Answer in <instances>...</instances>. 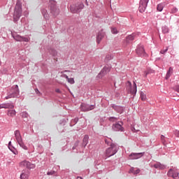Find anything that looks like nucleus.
I'll return each mask as SVG.
<instances>
[{"mask_svg": "<svg viewBox=\"0 0 179 179\" xmlns=\"http://www.w3.org/2000/svg\"><path fill=\"white\" fill-rule=\"evenodd\" d=\"M22 16V2L20 1H17L15 11H14V22H17Z\"/></svg>", "mask_w": 179, "mask_h": 179, "instance_id": "f257e3e1", "label": "nucleus"}, {"mask_svg": "<svg viewBox=\"0 0 179 179\" xmlns=\"http://www.w3.org/2000/svg\"><path fill=\"white\" fill-rule=\"evenodd\" d=\"M118 152V145L115 143H111L110 145V148L106 150V157H111V156H114L115 153Z\"/></svg>", "mask_w": 179, "mask_h": 179, "instance_id": "f03ea898", "label": "nucleus"}, {"mask_svg": "<svg viewBox=\"0 0 179 179\" xmlns=\"http://www.w3.org/2000/svg\"><path fill=\"white\" fill-rule=\"evenodd\" d=\"M14 134H15L16 141L18 143V145L20 146V148H22L24 150H27V146H26V145L23 142V138H22V135L20 134V131L19 130H16L14 132Z\"/></svg>", "mask_w": 179, "mask_h": 179, "instance_id": "7ed1b4c3", "label": "nucleus"}, {"mask_svg": "<svg viewBox=\"0 0 179 179\" xmlns=\"http://www.w3.org/2000/svg\"><path fill=\"white\" fill-rule=\"evenodd\" d=\"M84 8L85 5L83 3H77L71 6L70 10L71 13H79Z\"/></svg>", "mask_w": 179, "mask_h": 179, "instance_id": "20e7f679", "label": "nucleus"}, {"mask_svg": "<svg viewBox=\"0 0 179 179\" xmlns=\"http://www.w3.org/2000/svg\"><path fill=\"white\" fill-rule=\"evenodd\" d=\"M17 96H19V86L15 85L10 90V92L8 93V95L6 96V99L8 100V99L17 97Z\"/></svg>", "mask_w": 179, "mask_h": 179, "instance_id": "39448f33", "label": "nucleus"}, {"mask_svg": "<svg viewBox=\"0 0 179 179\" xmlns=\"http://www.w3.org/2000/svg\"><path fill=\"white\" fill-rule=\"evenodd\" d=\"M126 89L130 94H136V83L134 82L132 85L130 81H128Z\"/></svg>", "mask_w": 179, "mask_h": 179, "instance_id": "423d86ee", "label": "nucleus"}, {"mask_svg": "<svg viewBox=\"0 0 179 179\" xmlns=\"http://www.w3.org/2000/svg\"><path fill=\"white\" fill-rule=\"evenodd\" d=\"M20 167L22 169H28V170H31L33 169H36V164H31L30 162L24 160L19 164Z\"/></svg>", "mask_w": 179, "mask_h": 179, "instance_id": "0eeeda50", "label": "nucleus"}, {"mask_svg": "<svg viewBox=\"0 0 179 179\" xmlns=\"http://www.w3.org/2000/svg\"><path fill=\"white\" fill-rule=\"evenodd\" d=\"M148 2H149V0H141L140 6L138 8V10L139 12H141V13H143V12L146 10V7L148 6Z\"/></svg>", "mask_w": 179, "mask_h": 179, "instance_id": "6e6552de", "label": "nucleus"}, {"mask_svg": "<svg viewBox=\"0 0 179 179\" xmlns=\"http://www.w3.org/2000/svg\"><path fill=\"white\" fill-rule=\"evenodd\" d=\"M12 36L13 37L15 41H25V43H29V38H24L17 33L12 34Z\"/></svg>", "mask_w": 179, "mask_h": 179, "instance_id": "1a4fd4ad", "label": "nucleus"}, {"mask_svg": "<svg viewBox=\"0 0 179 179\" xmlns=\"http://www.w3.org/2000/svg\"><path fill=\"white\" fill-rule=\"evenodd\" d=\"M110 68L108 66H106L103 68V69L101 71V72L98 74L97 78L99 79H101L103 76H106L108 72H110Z\"/></svg>", "mask_w": 179, "mask_h": 179, "instance_id": "9d476101", "label": "nucleus"}, {"mask_svg": "<svg viewBox=\"0 0 179 179\" xmlns=\"http://www.w3.org/2000/svg\"><path fill=\"white\" fill-rule=\"evenodd\" d=\"M122 125H124L122 122H119L113 125V129L114 131H121V132H122L124 131V127H122Z\"/></svg>", "mask_w": 179, "mask_h": 179, "instance_id": "9b49d317", "label": "nucleus"}, {"mask_svg": "<svg viewBox=\"0 0 179 179\" xmlns=\"http://www.w3.org/2000/svg\"><path fill=\"white\" fill-rule=\"evenodd\" d=\"M136 54L139 55V57H146V52H145V49L143 46L138 45L136 49Z\"/></svg>", "mask_w": 179, "mask_h": 179, "instance_id": "f8f14e48", "label": "nucleus"}, {"mask_svg": "<svg viewBox=\"0 0 179 179\" xmlns=\"http://www.w3.org/2000/svg\"><path fill=\"white\" fill-rule=\"evenodd\" d=\"M94 105H88L86 103H82L81 104V110L82 111H90V110H94Z\"/></svg>", "mask_w": 179, "mask_h": 179, "instance_id": "ddd939ff", "label": "nucleus"}, {"mask_svg": "<svg viewBox=\"0 0 179 179\" xmlns=\"http://www.w3.org/2000/svg\"><path fill=\"white\" fill-rule=\"evenodd\" d=\"M143 156V152H140V153H131L129 155V159L131 160H135L136 159H141Z\"/></svg>", "mask_w": 179, "mask_h": 179, "instance_id": "4468645a", "label": "nucleus"}, {"mask_svg": "<svg viewBox=\"0 0 179 179\" xmlns=\"http://www.w3.org/2000/svg\"><path fill=\"white\" fill-rule=\"evenodd\" d=\"M50 12L53 16H58L59 15V9L57 8V6H50Z\"/></svg>", "mask_w": 179, "mask_h": 179, "instance_id": "2eb2a0df", "label": "nucleus"}, {"mask_svg": "<svg viewBox=\"0 0 179 179\" xmlns=\"http://www.w3.org/2000/svg\"><path fill=\"white\" fill-rule=\"evenodd\" d=\"M30 177V172L27 170H24L22 171L20 178V179H29Z\"/></svg>", "mask_w": 179, "mask_h": 179, "instance_id": "dca6fc26", "label": "nucleus"}, {"mask_svg": "<svg viewBox=\"0 0 179 179\" xmlns=\"http://www.w3.org/2000/svg\"><path fill=\"white\" fill-rule=\"evenodd\" d=\"M169 177H173V178H177L178 177V172L173 169H170L168 172Z\"/></svg>", "mask_w": 179, "mask_h": 179, "instance_id": "f3484780", "label": "nucleus"}, {"mask_svg": "<svg viewBox=\"0 0 179 179\" xmlns=\"http://www.w3.org/2000/svg\"><path fill=\"white\" fill-rule=\"evenodd\" d=\"M104 36H105L104 32H103V31L99 32L97 37H96V43L98 44H100V42L101 41V40H103Z\"/></svg>", "mask_w": 179, "mask_h": 179, "instance_id": "a211bd4d", "label": "nucleus"}, {"mask_svg": "<svg viewBox=\"0 0 179 179\" xmlns=\"http://www.w3.org/2000/svg\"><path fill=\"white\" fill-rule=\"evenodd\" d=\"M15 106L12 105L11 103H1L0 104V109L1 108H14Z\"/></svg>", "mask_w": 179, "mask_h": 179, "instance_id": "6ab92c4d", "label": "nucleus"}, {"mask_svg": "<svg viewBox=\"0 0 179 179\" xmlns=\"http://www.w3.org/2000/svg\"><path fill=\"white\" fill-rule=\"evenodd\" d=\"M136 36H139V34H132L131 35H129L127 37V41L129 43V41H133V40H135V37Z\"/></svg>", "mask_w": 179, "mask_h": 179, "instance_id": "aec40b11", "label": "nucleus"}, {"mask_svg": "<svg viewBox=\"0 0 179 179\" xmlns=\"http://www.w3.org/2000/svg\"><path fill=\"white\" fill-rule=\"evenodd\" d=\"M129 173H131L132 174H134V175L139 174V173H141V169L131 168Z\"/></svg>", "mask_w": 179, "mask_h": 179, "instance_id": "412c9836", "label": "nucleus"}, {"mask_svg": "<svg viewBox=\"0 0 179 179\" xmlns=\"http://www.w3.org/2000/svg\"><path fill=\"white\" fill-rule=\"evenodd\" d=\"M155 169H159V170H164V169H166V166L160 163H157L154 164Z\"/></svg>", "mask_w": 179, "mask_h": 179, "instance_id": "4be33fe9", "label": "nucleus"}, {"mask_svg": "<svg viewBox=\"0 0 179 179\" xmlns=\"http://www.w3.org/2000/svg\"><path fill=\"white\" fill-rule=\"evenodd\" d=\"M7 115H8V117H15V115H16V110H8L7 113Z\"/></svg>", "mask_w": 179, "mask_h": 179, "instance_id": "5701e85b", "label": "nucleus"}, {"mask_svg": "<svg viewBox=\"0 0 179 179\" xmlns=\"http://www.w3.org/2000/svg\"><path fill=\"white\" fill-rule=\"evenodd\" d=\"M42 14L43 15L44 19H45V20H48V19H50V15H48V13H47V10H43Z\"/></svg>", "mask_w": 179, "mask_h": 179, "instance_id": "b1692460", "label": "nucleus"}, {"mask_svg": "<svg viewBox=\"0 0 179 179\" xmlns=\"http://www.w3.org/2000/svg\"><path fill=\"white\" fill-rule=\"evenodd\" d=\"M87 143H89V136L85 135L83 141V145H84V146L86 147Z\"/></svg>", "mask_w": 179, "mask_h": 179, "instance_id": "393cba45", "label": "nucleus"}, {"mask_svg": "<svg viewBox=\"0 0 179 179\" xmlns=\"http://www.w3.org/2000/svg\"><path fill=\"white\" fill-rule=\"evenodd\" d=\"M171 75H173V68L169 67V71H167L166 75V79H169L170 76H171Z\"/></svg>", "mask_w": 179, "mask_h": 179, "instance_id": "a878e982", "label": "nucleus"}, {"mask_svg": "<svg viewBox=\"0 0 179 179\" xmlns=\"http://www.w3.org/2000/svg\"><path fill=\"white\" fill-rule=\"evenodd\" d=\"M164 8V4L159 3L157 6V10H158V12H162V10H163Z\"/></svg>", "mask_w": 179, "mask_h": 179, "instance_id": "bb28decb", "label": "nucleus"}, {"mask_svg": "<svg viewBox=\"0 0 179 179\" xmlns=\"http://www.w3.org/2000/svg\"><path fill=\"white\" fill-rule=\"evenodd\" d=\"M140 97L142 100V101H145L146 100V94L144 93L143 92H141L140 94Z\"/></svg>", "mask_w": 179, "mask_h": 179, "instance_id": "cd10ccee", "label": "nucleus"}, {"mask_svg": "<svg viewBox=\"0 0 179 179\" xmlns=\"http://www.w3.org/2000/svg\"><path fill=\"white\" fill-rule=\"evenodd\" d=\"M115 110H116V111H117V113H120L121 114V113H122L123 108L121 106H115Z\"/></svg>", "mask_w": 179, "mask_h": 179, "instance_id": "c85d7f7f", "label": "nucleus"}, {"mask_svg": "<svg viewBox=\"0 0 179 179\" xmlns=\"http://www.w3.org/2000/svg\"><path fill=\"white\" fill-rule=\"evenodd\" d=\"M67 82L70 83V85H73V83H75V80L73 78H69Z\"/></svg>", "mask_w": 179, "mask_h": 179, "instance_id": "c756f323", "label": "nucleus"}, {"mask_svg": "<svg viewBox=\"0 0 179 179\" xmlns=\"http://www.w3.org/2000/svg\"><path fill=\"white\" fill-rule=\"evenodd\" d=\"M110 59H113V56L111 55H107L105 57V61H110Z\"/></svg>", "mask_w": 179, "mask_h": 179, "instance_id": "7c9ffc66", "label": "nucleus"}, {"mask_svg": "<svg viewBox=\"0 0 179 179\" xmlns=\"http://www.w3.org/2000/svg\"><path fill=\"white\" fill-rule=\"evenodd\" d=\"M55 171H49L47 172V176H54L55 174Z\"/></svg>", "mask_w": 179, "mask_h": 179, "instance_id": "2f4dec72", "label": "nucleus"}, {"mask_svg": "<svg viewBox=\"0 0 179 179\" xmlns=\"http://www.w3.org/2000/svg\"><path fill=\"white\" fill-rule=\"evenodd\" d=\"M111 31L113 34H117V33H118V31L116 29V28H112Z\"/></svg>", "mask_w": 179, "mask_h": 179, "instance_id": "473e14b6", "label": "nucleus"}, {"mask_svg": "<svg viewBox=\"0 0 179 179\" xmlns=\"http://www.w3.org/2000/svg\"><path fill=\"white\" fill-rule=\"evenodd\" d=\"M161 140H162V143H164V145H166V140L164 139V135L161 136Z\"/></svg>", "mask_w": 179, "mask_h": 179, "instance_id": "72a5a7b5", "label": "nucleus"}, {"mask_svg": "<svg viewBox=\"0 0 179 179\" xmlns=\"http://www.w3.org/2000/svg\"><path fill=\"white\" fill-rule=\"evenodd\" d=\"M166 51H169V47H167L164 50H161L160 54H166Z\"/></svg>", "mask_w": 179, "mask_h": 179, "instance_id": "f704fd0d", "label": "nucleus"}, {"mask_svg": "<svg viewBox=\"0 0 179 179\" xmlns=\"http://www.w3.org/2000/svg\"><path fill=\"white\" fill-rule=\"evenodd\" d=\"M109 120H110L112 122H115V121H117V117H110Z\"/></svg>", "mask_w": 179, "mask_h": 179, "instance_id": "c9c22d12", "label": "nucleus"}, {"mask_svg": "<svg viewBox=\"0 0 179 179\" xmlns=\"http://www.w3.org/2000/svg\"><path fill=\"white\" fill-rule=\"evenodd\" d=\"M35 92H36V94H38V96H41V92H40V91H38V89H36Z\"/></svg>", "mask_w": 179, "mask_h": 179, "instance_id": "e433bc0d", "label": "nucleus"}, {"mask_svg": "<svg viewBox=\"0 0 179 179\" xmlns=\"http://www.w3.org/2000/svg\"><path fill=\"white\" fill-rule=\"evenodd\" d=\"M177 8H172V10H171V13H177Z\"/></svg>", "mask_w": 179, "mask_h": 179, "instance_id": "4c0bfd02", "label": "nucleus"}, {"mask_svg": "<svg viewBox=\"0 0 179 179\" xmlns=\"http://www.w3.org/2000/svg\"><path fill=\"white\" fill-rule=\"evenodd\" d=\"M62 76H63V78H65L67 80H68V79H69V77H68V76L66 74H62Z\"/></svg>", "mask_w": 179, "mask_h": 179, "instance_id": "58836bf2", "label": "nucleus"}, {"mask_svg": "<svg viewBox=\"0 0 179 179\" xmlns=\"http://www.w3.org/2000/svg\"><path fill=\"white\" fill-rule=\"evenodd\" d=\"M175 90L179 93V86H176Z\"/></svg>", "mask_w": 179, "mask_h": 179, "instance_id": "ea45409f", "label": "nucleus"}, {"mask_svg": "<svg viewBox=\"0 0 179 179\" xmlns=\"http://www.w3.org/2000/svg\"><path fill=\"white\" fill-rule=\"evenodd\" d=\"M56 93H61V90L59 89H56Z\"/></svg>", "mask_w": 179, "mask_h": 179, "instance_id": "a19ab883", "label": "nucleus"}, {"mask_svg": "<svg viewBox=\"0 0 179 179\" xmlns=\"http://www.w3.org/2000/svg\"><path fill=\"white\" fill-rule=\"evenodd\" d=\"M176 136H177V138H179V131H176Z\"/></svg>", "mask_w": 179, "mask_h": 179, "instance_id": "79ce46f5", "label": "nucleus"}, {"mask_svg": "<svg viewBox=\"0 0 179 179\" xmlns=\"http://www.w3.org/2000/svg\"><path fill=\"white\" fill-rule=\"evenodd\" d=\"M65 72H69V71L65 70V71H62L61 73H65Z\"/></svg>", "mask_w": 179, "mask_h": 179, "instance_id": "37998d69", "label": "nucleus"}, {"mask_svg": "<svg viewBox=\"0 0 179 179\" xmlns=\"http://www.w3.org/2000/svg\"><path fill=\"white\" fill-rule=\"evenodd\" d=\"M105 143H106V145H108V141L107 139H105Z\"/></svg>", "mask_w": 179, "mask_h": 179, "instance_id": "c03bdc74", "label": "nucleus"}, {"mask_svg": "<svg viewBox=\"0 0 179 179\" xmlns=\"http://www.w3.org/2000/svg\"><path fill=\"white\" fill-rule=\"evenodd\" d=\"M77 179H83V178H82V177H77Z\"/></svg>", "mask_w": 179, "mask_h": 179, "instance_id": "a18cd8bd", "label": "nucleus"}, {"mask_svg": "<svg viewBox=\"0 0 179 179\" xmlns=\"http://www.w3.org/2000/svg\"><path fill=\"white\" fill-rule=\"evenodd\" d=\"M10 143H12V142L10 141L9 143H8V145H10Z\"/></svg>", "mask_w": 179, "mask_h": 179, "instance_id": "49530a36", "label": "nucleus"}, {"mask_svg": "<svg viewBox=\"0 0 179 179\" xmlns=\"http://www.w3.org/2000/svg\"><path fill=\"white\" fill-rule=\"evenodd\" d=\"M148 73H146V74H145V75H146V76H147V75H148Z\"/></svg>", "mask_w": 179, "mask_h": 179, "instance_id": "de8ad7c7", "label": "nucleus"}, {"mask_svg": "<svg viewBox=\"0 0 179 179\" xmlns=\"http://www.w3.org/2000/svg\"><path fill=\"white\" fill-rule=\"evenodd\" d=\"M1 61H0V65H1Z\"/></svg>", "mask_w": 179, "mask_h": 179, "instance_id": "09e8293b", "label": "nucleus"}]
</instances>
